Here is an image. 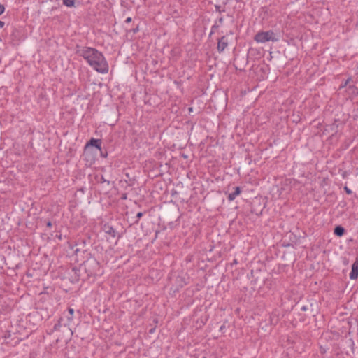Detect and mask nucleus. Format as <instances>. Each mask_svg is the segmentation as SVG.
Returning a JSON list of instances; mask_svg holds the SVG:
<instances>
[{
    "label": "nucleus",
    "mask_w": 358,
    "mask_h": 358,
    "mask_svg": "<svg viewBox=\"0 0 358 358\" xmlns=\"http://www.w3.org/2000/svg\"><path fill=\"white\" fill-rule=\"evenodd\" d=\"M76 54L83 57L88 65L96 72L102 74L108 72V63L103 54L96 48L76 45Z\"/></svg>",
    "instance_id": "nucleus-1"
},
{
    "label": "nucleus",
    "mask_w": 358,
    "mask_h": 358,
    "mask_svg": "<svg viewBox=\"0 0 358 358\" xmlns=\"http://www.w3.org/2000/svg\"><path fill=\"white\" fill-rule=\"evenodd\" d=\"M86 258L81 264L87 275L86 278H82L83 280L97 275L100 268L99 261L90 252H87Z\"/></svg>",
    "instance_id": "nucleus-2"
},
{
    "label": "nucleus",
    "mask_w": 358,
    "mask_h": 358,
    "mask_svg": "<svg viewBox=\"0 0 358 358\" xmlns=\"http://www.w3.org/2000/svg\"><path fill=\"white\" fill-rule=\"evenodd\" d=\"M279 40L280 35L273 30L259 31L254 36V41L258 43H265L269 41L278 42Z\"/></svg>",
    "instance_id": "nucleus-3"
},
{
    "label": "nucleus",
    "mask_w": 358,
    "mask_h": 358,
    "mask_svg": "<svg viewBox=\"0 0 358 358\" xmlns=\"http://www.w3.org/2000/svg\"><path fill=\"white\" fill-rule=\"evenodd\" d=\"M82 268L83 267L81 266L80 267L74 266L69 272L73 283L77 282L80 279H81L80 271Z\"/></svg>",
    "instance_id": "nucleus-4"
},
{
    "label": "nucleus",
    "mask_w": 358,
    "mask_h": 358,
    "mask_svg": "<svg viewBox=\"0 0 358 358\" xmlns=\"http://www.w3.org/2000/svg\"><path fill=\"white\" fill-rule=\"evenodd\" d=\"M229 40L227 36H222L218 38L217 50L219 53L224 52L226 48L228 46Z\"/></svg>",
    "instance_id": "nucleus-5"
},
{
    "label": "nucleus",
    "mask_w": 358,
    "mask_h": 358,
    "mask_svg": "<svg viewBox=\"0 0 358 358\" xmlns=\"http://www.w3.org/2000/svg\"><path fill=\"white\" fill-rule=\"evenodd\" d=\"M103 231L106 234L109 235L110 237L115 238V237L117 236L118 238H120V236L118 235V233L115 230V229L113 226H111L108 224H105L103 226Z\"/></svg>",
    "instance_id": "nucleus-6"
},
{
    "label": "nucleus",
    "mask_w": 358,
    "mask_h": 358,
    "mask_svg": "<svg viewBox=\"0 0 358 358\" xmlns=\"http://www.w3.org/2000/svg\"><path fill=\"white\" fill-rule=\"evenodd\" d=\"M87 147H94L97 150H101V140L97 139L94 138H92L90 139V141H87V143L85 145V148Z\"/></svg>",
    "instance_id": "nucleus-7"
},
{
    "label": "nucleus",
    "mask_w": 358,
    "mask_h": 358,
    "mask_svg": "<svg viewBox=\"0 0 358 358\" xmlns=\"http://www.w3.org/2000/svg\"><path fill=\"white\" fill-rule=\"evenodd\" d=\"M234 191L228 194L227 199L229 201H234L238 195L241 194L242 189L241 187H233Z\"/></svg>",
    "instance_id": "nucleus-8"
},
{
    "label": "nucleus",
    "mask_w": 358,
    "mask_h": 358,
    "mask_svg": "<svg viewBox=\"0 0 358 358\" xmlns=\"http://www.w3.org/2000/svg\"><path fill=\"white\" fill-rule=\"evenodd\" d=\"M347 92L351 96H358V87L355 85H349L348 86Z\"/></svg>",
    "instance_id": "nucleus-9"
},
{
    "label": "nucleus",
    "mask_w": 358,
    "mask_h": 358,
    "mask_svg": "<svg viewBox=\"0 0 358 358\" xmlns=\"http://www.w3.org/2000/svg\"><path fill=\"white\" fill-rule=\"evenodd\" d=\"M64 319L63 317H60L57 322L54 325L52 329L49 332V334H52L54 331H60V328L64 326Z\"/></svg>",
    "instance_id": "nucleus-10"
},
{
    "label": "nucleus",
    "mask_w": 358,
    "mask_h": 358,
    "mask_svg": "<svg viewBox=\"0 0 358 358\" xmlns=\"http://www.w3.org/2000/svg\"><path fill=\"white\" fill-rule=\"evenodd\" d=\"M345 229L341 225H336L334 229V234L338 237L343 236L345 234Z\"/></svg>",
    "instance_id": "nucleus-11"
},
{
    "label": "nucleus",
    "mask_w": 358,
    "mask_h": 358,
    "mask_svg": "<svg viewBox=\"0 0 358 358\" xmlns=\"http://www.w3.org/2000/svg\"><path fill=\"white\" fill-rule=\"evenodd\" d=\"M349 278L350 280H357L358 278V266L352 265V269L350 273Z\"/></svg>",
    "instance_id": "nucleus-12"
},
{
    "label": "nucleus",
    "mask_w": 358,
    "mask_h": 358,
    "mask_svg": "<svg viewBox=\"0 0 358 358\" xmlns=\"http://www.w3.org/2000/svg\"><path fill=\"white\" fill-rule=\"evenodd\" d=\"M64 320V327H69L70 325V324L72 323L73 320V315H70L67 313H64L63 315V317H62Z\"/></svg>",
    "instance_id": "nucleus-13"
},
{
    "label": "nucleus",
    "mask_w": 358,
    "mask_h": 358,
    "mask_svg": "<svg viewBox=\"0 0 358 358\" xmlns=\"http://www.w3.org/2000/svg\"><path fill=\"white\" fill-rule=\"evenodd\" d=\"M63 4L69 8L75 6L76 0H62Z\"/></svg>",
    "instance_id": "nucleus-14"
},
{
    "label": "nucleus",
    "mask_w": 358,
    "mask_h": 358,
    "mask_svg": "<svg viewBox=\"0 0 358 358\" xmlns=\"http://www.w3.org/2000/svg\"><path fill=\"white\" fill-rule=\"evenodd\" d=\"M96 180L99 183H105L106 182L108 185L110 184V181L106 180L103 175H101L100 176H96Z\"/></svg>",
    "instance_id": "nucleus-15"
},
{
    "label": "nucleus",
    "mask_w": 358,
    "mask_h": 358,
    "mask_svg": "<svg viewBox=\"0 0 358 358\" xmlns=\"http://www.w3.org/2000/svg\"><path fill=\"white\" fill-rule=\"evenodd\" d=\"M145 213V212H138L136 214V217H135V218H134V220L133 221V224H138L139 220H140V219L143 216V215Z\"/></svg>",
    "instance_id": "nucleus-16"
},
{
    "label": "nucleus",
    "mask_w": 358,
    "mask_h": 358,
    "mask_svg": "<svg viewBox=\"0 0 358 358\" xmlns=\"http://www.w3.org/2000/svg\"><path fill=\"white\" fill-rule=\"evenodd\" d=\"M351 80V78H348L345 81H343L342 83L340 85V88L347 87L350 85L349 83Z\"/></svg>",
    "instance_id": "nucleus-17"
},
{
    "label": "nucleus",
    "mask_w": 358,
    "mask_h": 358,
    "mask_svg": "<svg viewBox=\"0 0 358 358\" xmlns=\"http://www.w3.org/2000/svg\"><path fill=\"white\" fill-rule=\"evenodd\" d=\"M219 27L220 24H217V21H215L214 24L211 27V34H214Z\"/></svg>",
    "instance_id": "nucleus-18"
},
{
    "label": "nucleus",
    "mask_w": 358,
    "mask_h": 358,
    "mask_svg": "<svg viewBox=\"0 0 358 358\" xmlns=\"http://www.w3.org/2000/svg\"><path fill=\"white\" fill-rule=\"evenodd\" d=\"M126 176H127V178H129V174H128V173H126ZM129 182H128V185H129V186H130V187L133 186V185H134L135 179H134V178H129Z\"/></svg>",
    "instance_id": "nucleus-19"
},
{
    "label": "nucleus",
    "mask_w": 358,
    "mask_h": 358,
    "mask_svg": "<svg viewBox=\"0 0 358 358\" xmlns=\"http://www.w3.org/2000/svg\"><path fill=\"white\" fill-rule=\"evenodd\" d=\"M99 151H100V155H101V156L102 157H103V158L107 157V156H108V152H107V150H105L104 151H103V150H102V148H101V150H99Z\"/></svg>",
    "instance_id": "nucleus-20"
},
{
    "label": "nucleus",
    "mask_w": 358,
    "mask_h": 358,
    "mask_svg": "<svg viewBox=\"0 0 358 358\" xmlns=\"http://www.w3.org/2000/svg\"><path fill=\"white\" fill-rule=\"evenodd\" d=\"M129 31L132 32L134 34H136L139 31V25L137 24L136 27L131 29Z\"/></svg>",
    "instance_id": "nucleus-21"
},
{
    "label": "nucleus",
    "mask_w": 358,
    "mask_h": 358,
    "mask_svg": "<svg viewBox=\"0 0 358 358\" xmlns=\"http://www.w3.org/2000/svg\"><path fill=\"white\" fill-rule=\"evenodd\" d=\"M215 10L219 13L224 12V10L221 9V6L220 5H215Z\"/></svg>",
    "instance_id": "nucleus-22"
},
{
    "label": "nucleus",
    "mask_w": 358,
    "mask_h": 358,
    "mask_svg": "<svg viewBox=\"0 0 358 358\" xmlns=\"http://www.w3.org/2000/svg\"><path fill=\"white\" fill-rule=\"evenodd\" d=\"M344 190L346 192V194H351L352 193V190L350 188H348L347 186L344 187Z\"/></svg>",
    "instance_id": "nucleus-23"
},
{
    "label": "nucleus",
    "mask_w": 358,
    "mask_h": 358,
    "mask_svg": "<svg viewBox=\"0 0 358 358\" xmlns=\"http://www.w3.org/2000/svg\"><path fill=\"white\" fill-rule=\"evenodd\" d=\"M67 314L73 316V315H74V310L73 308H69L68 310H67Z\"/></svg>",
    "instance_id": "nucleus-24"
},
{
    "label": "nucleus",
    "mask_w": 358,
    "mask_h": 358,
    "mask_svg": "<svg viewBox=\"0 0 358 358\" xmlns=\"http://www.w3.org/2000/svg\"><path fill=\"white\" fill-rule=\"evenodd\" d=\"M5 11V7L3 5L0 3V15H2Z\"/></svg>",
    "instance_id": "nucleus-25"
},
{
    "label": "nucleus",
    "mask_w": 358,
    "mask_h": 358,
    "mask_svg": "<svg viewBox=\"0 0 358 358\" xmlns=\"http://www.w3.org/2000/svg\"><path fill=\"white\" fill-rule=\"evenodd\" d=\"M216 21H217V24L220 26L224 22V18L223 17H220Z\"/></svg>",
    "instance_id": "nucleus-26"
},
{
    "label": "nucleus",
    "mask_w": 358,
    "mask_h": 358,
    "mask_svg": "<svg viewBox=\"0 0 358 358\" xmlns=\"http://www.w3.org/2000/svg\"><path fill=\"white\" fill-rule=\"evenodd\" d=\"M225 325L224 324H222V326H220V329L219 331L221 332V333H224V329H225Z\"/></svg>",
    "instance_id": "nucleus-27"
},
{
    "label": "nucleus",
    "mask_w": 358,
    "mask_h": 358,
    "mask_svg": "<svg viewBox=\"0 0 358 358\" xmlns=\"http://www.w3.org/2000/svg\"><path fill=\"white\" fill-rule=\"evenodd\" d=\"M52 226V222L48 220L47 222H46V227H48V228H51Z\"/></svg>",
    "instance_id": "nucleus-28"
},
{
    "label": "nucleus",
    "mask_w": 358,
    "mask_h": 358,
    "mask_svg": "<svg viewBox=\"0 0 358 358\" xmlns=\"http://www.w3.org/2000/svg\"><path fill=\"white\" fill-rule=\"evenodd\" d=\"M132 21V18L131 17H128L126 20H125V23H130Z\"/></svg>",
    "instance_id": "nucleus-29"
},
{
    "label": "nucleus",
    "mask_w": 358,
    "mask_h": 358,
    "mask_svg": "<svg viewBox=\"0 0 358 358\" xmlns=\"http://www.w3.org/2000/svg\"><path fill=\"white\" fill-rule=\"evenodd\" d=\"M300 310L301 311H306L308 310V307L306 306H303L301 307Z\"/></svg>",
    "instance_id": "nucleus-30"
},
{
    "label": "nucleus",
    "mask_w": 358,
    "mask_h": 358,
    "mask_svg": "<svg viewBox=\"0 0 358 358\" xmlns=\"http://www.w3.org/2000/svg\"><path fill=\"white\" fill-rule=\"evenodd\" d=\"M4 24H5L4 22L0 20V29L3 28Z\"/></svg>",
    "instance_id": "nucleus-31"
},
{
    "label": "nucleus",
    "mask_w": 358,
    "mask_h": 358,
    "mask_svg": "<svg viewBox=\"0 0 358 358\" xmlns=\"http://www.w3.org/2000/svg\"><path fill=\"white\" fill-rule=\"evenodd\" d=\"M238 264V261L237 259H234L233 262L231 263V265H234V264Z\"/></svg>",
    "instance_id": "nucleus-32"
},
{
    "label": "nucleus",
    "mask_w": 358,
    "mask_h": 358,
    "mask_svg": "<svg viewBox=\"0 0 358 358\" xmlns=\"http://www.w3.org/2000/svg\"><path fill=\"white\" fill-rule=\"evenodd\" d=\"M352 265L358 266V258L356 259L355 262L352 264Z\"/></svg>",
    "instance_id": "nucleus-33"
},
{
    "label": "nucleus",
    "mask_w": 358,
    "mask_h": 358,
    "mask_svg": "<svg viewBox=\"0 0 358 358\" xmlns=\"http://www.w3.org/2000/svg\"><path fill=\"white\" fill-rule=\"evenodd\" d=\"M154 331H155V329H151L149 331V332H150V334H152Z\"/></svg>",
    "instance_id": "nucleus-34"
},
{
    "label": "nucleus",
    "mask_w": 358,
    "mask_h": 358,
    "mask_svg": "<svg viewBox=\"0 0 358 358\" xmlns=\"http://www.w3.org/2000/svg\"><path fill=\"white\" fill-rule=\"evenodd\" d=\"M122 199H127V194H124V195L122 196Z\"/></svg>",
    "instance_id": "nucleus-35"
},
{
    "label": "nucleus",
    "mask_w": 358,
    "mask_h": 358,
    "mask_svg": "<svg viewBox=\"0 0 358 358\" xmlns=\"http://www.w3.org/2000/svg\"><path fill=\"white\" fill-rule=\"evenodd\" d=\"M325 352H326V350L324 349L321 350V353H324Z\"/></svg>",
    "instance_id": "nucleus-36"
},
{
    "label": "nucleus",
    "mask_w": 358,
    "mask_h": 358,
    "mask_svg": "<svg viewBox=\"0 0 358 358\" xmlns=\"http://www.w3.org/2000/svg\"><path fill=\"white\" fill-rule=\"evenodd\" d=\"M177 194V192L176 191H174L173 192H172L171 195L173 196L174 194Z\"/></svg>",
    "instance_id": "nucleus-37"
},
{
    "label": "nucleus",
    "mask_w": 358,
    "mask_h": 358,
    "mask_svg": "<svg viewBox=\"0 0 358 358\" xmlns=\"http://www.w3.org/2000/svg\"><path fill=\"white\" fill-rule=\"evenodd\" d=\"M193 110V108L192 107L189 108V111L192 112Z\"/></svg>",
    "instance_id": "nucleus-38"
},
{
    "label": "nucleus",
    "mask_w": 358,
    "mask_h": 358,
    "mask_svg": "<svg viewBox=\"0 0 358 358\" xmlns=\"http://www.w3.org/2000/svg\"><path fill=\"white\" fill-rule=\"evenodd\" d=\"M69 329L70 330V331H71V334L72 335V334H73V331H72V329H70V328H69Z\"/></svg>",
    "instance_id": "nucleus-39"
},
{
    "label": "nucleus",
    "mask_w": 358,
    "mask_h": 358,
    "mask_svg": "<svg viewBox=\"0 0 358 358\" xmlns=\"http://www.w3.org/2000/svg\"><path fill=\"white\" fill-rule=\"evenodd\" d=\"M213 34H211V31H210V34H209V36H209V37H211Z\"/></svg>",
    "instance_id": "nucleus-40"
},
{
    "label": "nucleus",
    "mask_w": 358,
    "mask_h": 358,
    "mask_svg": "<svg viewBox=\"0 0 358 358\" xmlns=\"http://www.w3.org/2000/svg\"><path fill=\"white\" fill-rule=\"evenodd\" d=\"M257 215H262V211L259 213H256Z\"/></svg>",
    "instance_id": "nucleus-41"
},
{
    "label": "nucleus",
    "mask_w": 358,
    "mask_h": 358,
    "mask_svg": "<svg viewBox=\"0 0 358 358\" xmlns=\"http://www.w3.org/2000/svg\"><path fill=\"white\" fill-rule=\"evenodd\" d=\"M250 274H251V275H252V274H253V270H252V271H251Z\"/></svg>",
    "instance_id": "nucleus-42"
},
{
    "label": "nucleus",
    "mask_w": 358,
    "mask_h": 358,
    "mask_svg": "<svg viewBox=\"0 0 358 358\" xmlns=\"http://www.w3.org/2000/svg\"><path fill=\"white\" fill-rule=\"evenodd\" d=\"M348 260L344 262L345 264H348Z\"/></svg>",
    "instance_id": "nucleus-43"
},
{
    "label": "nucleus",
    "mask_w": 358,
    "mask_h": 358,
    "mask_svg": "<svg viewBox=\"0 0 358 358\" xmlns=\"http://www.w3.org/2000/svg\"><path fill=\"white\" fill-rule=\"evenodd\" d=\"M329 358H333V357H329Z\"/></svg>",
    "instance_id": "nucleus-44"
}]
</instances>
